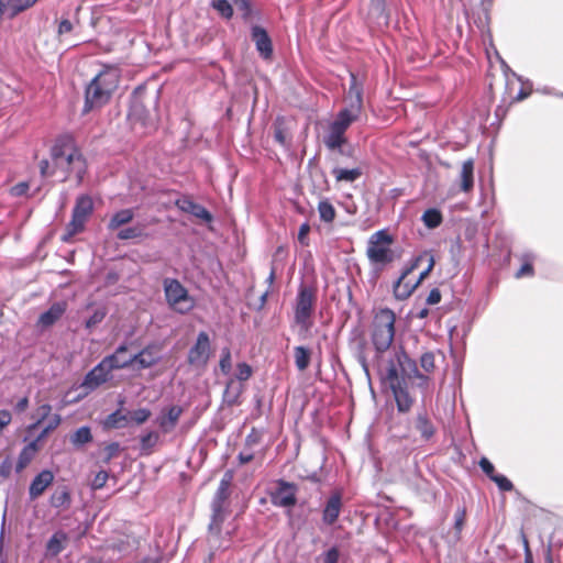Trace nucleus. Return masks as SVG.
I'll use <instances>...</instances> for the list:
<instances>
[{"mask_svg":"<svg viewBox=\"0 0 563 563\" xmlns=\"http://www.w3.org/2000/svg\"><path fill=\"white\" fill-rule=\"evenodd\" d=\"M434 267V257L433 255H428V266L424 271H422L419 275V278L415 282L417 284V287L420 285V283L427 278V276L430 274V272Z\"/></svg>","mask_w":563,"mask_h":563,"instance_id":"13d9d810","label":"nucleus"},{"mask_svg":"<svg viewBox=\"0 0 563 563\" xmlns=\"http://www.w3.org/2000/svg\"><path fill=\"white\" fill-rule=\"evenodd\" d=\"M332 174L336 181L353 183L361 177L362 170L360 168L346 169L335 167L332 169Z\"/></svg>","mask_w":563,"mask_h":563,"instance_id":"2f4dec72","label":"nucleus"},{"mask_svg":"<svg viewBox=\"0 0 563 563\" xmlns=\"http://www.w3.org/2000/svg\"><path fill=\"white\" fill-rule=\"evenodd\" d=\"M522 541L525 547V563H533L532 553L529 548V542L525 534H522Z\"/></svg>","mask_w":563,"mask_h":563,"instance_id":"0e129e2a","label":"nucleus"},{"mask_svg":"<svg viewBox=\"0 0 563 563\" xmlns=\"http://www.w3.org/2000/svg\"><path fill=\"white\" fill-rule=\"evenodd\" d=\"M93 211V201L88 195H81L76 199L73 209L71 220L67 225V232L63 236L64 241H69L75 234L81 232L89 216Z\"/></svg>","mask_w":563,"mask_h":563,"instance_id":"1a4fd4ad","label":"nucleus"},{"mask_svg":"<svg viewBox=\"0 0 563 563\" xmlns=\"http://www.w3.org/2000/svg\"><path fill=\"white\" fill-rule=\"evenodd\" d=\"M211 5L227 19L233 15V9L228 0H212Z\"/></svg>","mask_w":563,"mask_h":563,"instance_id":"a19ab883","label":"nucleus"},{"mask_svg":"<svg viewBox=\"0 0 563 563\" xmlns=\"http://www.w3.org/2000/svg\"><path fill=\"white\" fill-rule=\"evenodd\" d=\"M67 309L66 301L54 302L48 310L43 312L37 320V325L42 329H46L53 325L57 320L62 318Z\"/></svg>","mask_w":563,"mask_h":563,"instance_id":"a211bd4d","label":"nucleus"},{"mask_svg":"<svg viewBox=\"0 0 563 563\" xmlns=\"http://www.w3.org/2000/svg\"><path fill=\"white\" fill-rule=\"evenodd\" d=\"M111 372L112 369L107 365L104 360H102L87 373L82 385L89 389H95L111 378Z\"/></svg>","mask_w":563,"mask_h":563,"instance_id":"ddd939ff","label":"nucleus"},{"mask_svg":"<svg viewBox=\"0 0 563 563\" xmlns=\"http://www.w3.org/2000/svg\"><path fill=\"white\" fill-rule=\"evenodd\" d=\"M233 479L232 472L228 471L221 478L217 492L213 496L211 506L216 507H227V500L230 496V486Z\"/></svg>","mask_w":563,"mask_h":563,"instance_id":"412c9836","label":"nucleus"},{"mask_svg":"<svg viewBox=\"0 0 563 563\" xmlns=\"http://www.w3.org/2000/svg\"><path fill=\"white\" fill-rule=\"evenodd\" d=\"M181 413H183L181 407H179V406L169 407L167 409L166 415L161 417L158 420V423H159V427L162 428V430L166 433L170 432L175 428Z\"/></svg>","mask_w":563,"mask_h":563,"instance_id":"5701e85b","label":"nucleus"},{"mask_svg":"<svg viewBox=\"0 0 563 563\" xmlns=\"http://www.w3.org/2000/svg\"><path fill=\"white\" fill-rule=\"evenodd\" d=\"M369 12L377 19L384 18L385 22H387V16L385 15V0H371Z\"/></svg>","mask_w":563,"mask_h":563,"instance_id":"de8ad7c7","label":"nucleus"},{"mask_svg":"<svg viewBox=\"0 0 563 563\" xmlns=\"http://www.w3.org/2000/svg\"><path fill=\"white\" fill-rule=\"evenodd\" d=\"M274 139L276 142H278L280 145L286 146L287 145V137L285 132L280 128H276L274 133Z\"/></svg>","mask_w":563,"mask_h":563,"instance_id":"69168bd1","label":"nucleus"},{"mask_svg":"<svg viewBox=\"0 0 563 563\" xmlns=\"http://www.w3.org/2000/svg\"><path fill=\"white\" fill-rule=\"evenodd\" d=\"M420 365L421 367L428 372H433L435 367V356L433 352H426L420 357Z\"/></svg>","mask_w":563,"mask_h":563,"instance_id":"49530a36","label":"nucleus"},{"mask_svg":"<svg viewBox=\"0 0 563 563\" xmlns=\"http://www.w3.org/2000/svg\"><path fill=\"white\" fill-rule=\"evenodd\" d=\"M295 365L298 371L303 372L308 368L311 358V351L305 346L294 347Z\"/></svg>","mask_w":563,"mask_h":563,"instance_id":"7c9ffc66","label":"nucleus"},{"mask_svg":"<svg viewBox=\"0 0 563 563\" xmlns=\"http://www.w3.org/2000/svg\"><path fill=\"white\" fill-rule=\"evenodd\" d=\"M219 366H220L221 372L224 375L230 374L231 368H232V361H231V351L229 347L222 349Z\"/></svg>","mask_w":563,"mask_h":563,"instance_id":"c03bdc74","label":"nucleus"},{"mask_svg":"<svg viewBox=\"0 0 563 563\" xmlns=\"http://www.w3.org/2000/svg\"><path fill=\"white\" fill-rule=\"evenodd\" d=\"M162 358L161 347L157 344H148L139 353L132 355L133 365L145 369L156 365Z\"/></svg>","mask_w":563,"mask_h":563,"instance_id":"4468645a","label":"nucleus"},{"mask_svg":"<svg viewBox=\"0 0 563 563\" xmlns=\"http://www.w3.org/2000/svg\"><path fill=\"white\" fill-rule=\"evenodd\" d=\"M358 119L360 117L357 115L340 110L333 121L330 122L328 131L323 136L324 145L331 151H341L342 146L347 142L345 136L347 129Z\"/></svg>","mask_w":563,"mask_h":563,"instance_id":"0eeeda50","label":"nucleus"},{"mask_svg":"<svg viewBox=\"0 0 563 563\" xmlns=\"http://www.w3.org/2000/svg\"><path fill=\"white\" fill-rule=\"evenodd\" d=\"M416 429L424 441H429L435 433V428L427 412H419L416 419Z\"/></svg>","mask_w":563,"mask_h":563,"instance_id":"b1692460","label":"nucleus"},{"mask_svg":"<svg viewBox=\"0 0 563 563\" xmlns=\"http://www.w3.org/2000/svg\"><path fill=\"white\" fill-rule=\"evenodd\" d=\"M252 373H253L252 367L247 363L242 362L236 365L235 377L238 380H240V382L247 380L252 376Z\"/></svg>","mask_w":563,"mask_h":563,"instance_id":"09e8293b","label":"nucleus"},{"mask_svg":"<svg viewBox=\"0 0 563 563\" xmlns=\"http://www.w3.org/2000/svg\"><path fill=\"white\" fill-rule=\"evenodd\" d=\"M129 423L128 413L117 410L109 415L106 420V426L109 428H124Z\"/></svg>","mask_w":563,"mask_h":563,"instance_id":"c9c22d12","label":"nucleus"},{"mask_svg":"<svg viewBox=\"0 0 563 563\" xmlns=\"http://www.w3.org/2000/svg\"><path fill=\"white\" fill-rule=\"evenodd\" d=\"M426 301L430 306L439 303L441 301L440 290L438 288L431 289Z\"/></svg>","mask_w":563,"mask_h":563,"instance_id":"052dcab7","label":"nucleus"},{"mask_svg":"<svg viewBox=\"0 0 563 563\" xmlns=\"http://www.w3.org/2000/svg\"><path fill=\"white\" fill-rule=\"evenodd\" d=\"M37 0H8L10 16H14L18 13L33 7Z\"/></svg>","mask_w":563,"mask_h":563,"instance_id":"4c0bfd02","label":"nucleus"},{"mask_svg":"<svg viewBox=\"0 0 563 563\" xmlns=\"http://www.w3.org/2000/svg\"><path fill=\"white\" fill-rule=\"evenodd\" d=\"M73 30V24L69 20H62L59 25H58V33L59 34H65V33H69L70 31Z\"/></svg>","mask_w":563,"mask_h":563,"instance_id":"338daca9","label":"nucleus"},{"mask_svg":"<svg viewBox=\"0 0 563 563\" xmlns=\"http://www.w3.org/2000/svg\"><path fill=\"white\" fill-rule=\"evenodd\" d=\"M51 158L53 170H49L48 161H42L40 164L42 176L60 173L59 179L62 181L75 176L77 183H81L86 174L87 165L71 135L65 134L56 139L51 150Z\"/></svg>","mask_w":563,"mask_h":563,"instance_id":"f257e3e1","label":"nucleus"},{"mask_svg":"<svg viewBox=\"0 0 563 563\" xmlns=\"http://www.w3.org/2000/svg\"><path fill=\"white\" fill-rule=\"evenodd\" d=\"M242 390V386L236 384L234 379L231 378L227 383L225 389L223 391V402H225L228 406L236 405L239 402Z\"/></svg>","mask_w":563,"mask_h":563,"instance_id":"c756f323","label":"nucleus"},{"mask_svg":"<svg viewBox=\"0 0 563 563\" xmlns=\"http://www.w3.org/2000/svg\"><path fill=\"white\" fill-rule=\"evenodd\" d=\"M428 255H431L430 253L428 252H424L423 254L415 257L411 263L404 269L402 274L404 276H408L409 274H411L416 268L419 267L420 265V262L423 261L424 258L428 260Z\"/></svg>","mask_w":563,"mask_h":563,"instance_id":"603ef678","label":"nucleus"},{"mask_svg":"<svg viewBox=\"0 0 563 563\" xmlns=\"http://www.w3.org/2000/svg\"><path fill=\"white\" fill-rule=\"evenodd\" d=\"M500 490L503 492H510L514 488L512 483L501 474H496L494 477L492 476V479Z\"/></svg>","mask_w":563,"mask_h":563,"instance_id":"8fccbe9b","label":"nucleus"},{"mask_svg":"<svg viewBox=\"0 0 563 563\" xmlns=\"http://www.w3.org/2000/svg\"><path fill=\"white\" fill-rule=\"evenodd\" d=\"M339 556V550L333 547L323 554V563H338Z\"/></svg>","mask_w":563,"mask_h":563,"instance_id":"bf43d9fd","label":"nucleus"},{"mask_svg":"<svg viewBox=\"0 0 563 563\" xmlns=\"http://www.w3.org/2000/svg\"><path fill=\"white\" fill-rule=\"evenodd\" d=\"M409 361L405 350L399 346L394 349L393 357L387 362V365L382 369V379L390 388L397 404V409L400 412H407L412 406V398L404 386L401 373L405 372V363Z\"/></svg>","mask_w":563,"mask_h":563,"instance_id":"f03ea898","label":"nucleus"},{"mask_svg":"<svg viewBox=\"0 0 563 563\" xmlns=\"http://www.w3.org/2000/svg\"><path fill=\"white\" fill-rule=\"evenodd\" d=\"M252 40L255 42L256 49L263 58L268 59L272 57V40L262 26L254 25L252 27Z\"/></svg>","mask_w":563,"mask_h":563,"instance_id":"dca6fc26","label":"nucleus"},{"mask_svg":"<svg viewBox=\"0 0 563 563\" xmlns=\"http://www.w3.org/2000/svg\"><path fill=\"white\" fill-rule=\"evenodd\" d=\"M479 467L489 477V479H492V476L494 477L496 475L494 465L486 457L481 459Z\"/></svg>","mask_w":563,"mask_h":563,"instance_id":"4d7b16f0","label":"nucleus"},{"mask_svg":"<svg viewBox=\"0 0 563 563\" xmlns=\"http://www.w3.org/2000/svg\"><path fill=\"white\" fill-rule=\"evenodd\" d=\"M454 528L456 530V533H461L463 527H464V522H465V517H466V510L465 508H459L455 512V516H454Z\"/></svg>","mask_w":563,"mask_h":563,"instance_id":"6e6d98bb","label":"nucleus"},{"mask_svg":"<svg viewBox=\"0 0 563 563\" xmlns=\"http://www.w3.org/2000/svg\"><path fill=\"white\" fill-rule=\"evenodd\" d=\"M67 534L64 531L55 532L46 543V553L49 556L58 555L65 548Z\"/></svg>","mask_w":563,"mask_h":563,"instance_id":"393cba45","label":"nucleus"},{"mask_svg":"<svg viewBox=\"0 0 563 563\" xmlns=\"http://www.w3.org/2000/svg\"><path fill=\"white\" fill-rule=\"evenodd\" d=\"M126 352L128 346L121 344L115 349L113 354L103 357V360L112 371L126 368L133 365L132 355L126 356Z\"/></svg>","mask_w":563,"mask_h":563,"instance_id":"6ab92c4d","label":"nucleus"},{"mask_svg":"<svg viewBox=\"0 0 563 563\" xmlns=\"http://www.w3.org/2000/svg\"><path fill=\"white\" fill-rule=\"evenodd\" d=\"M341 110L357 117H361L363 111V84L353 73H351L350 87L345 96V107Z\"/></svg>","mask_w":563,"mask_h":563,"instance_id":"f8f14e48","label":"nucleus"},{"mask_svg":"<svg viewBox=\"0 0 563 563\" xmlns=\"http://www.w3.org/2000/svg\"><path fill=\"white\" fill-rule=\"evenodd\" d=\"M298 486L285 479H278L276 487L269 493L274 506L291 509L297 503Z\"/></svg>","mask_w":563,"mask_h":563,"instance_id":"9d476101","label":"nucleus"},{"mask_svg":"<svg viewBox=\"0 0 563 563\" xmlns=\"http://www.w3.org/2000/svg\"><path fill=\"white\" fill-rule=\"evenodd\" d=\"M341 508L342 494L340 492H334L325 503L322 511V521L328 526L333 525L340 516Z\"/></svg>","mask_w":563,"mask_h":563,"instance_id":"2eb2a0df","label":"nucleus"},{"mask_svg":"<svg viewBox=\"0 0 563 563\" xmlns=\"http://www.w3.org/2000/svg\"><path fill=\"white\" fill-rule=\"evenodd\" d=\"M310 232V224L308 222H303L300 227H299V231H298V242L302 245V246H307L309 245V239H308V234Z\"/></svg>","mask_w":563,"mask_h":563,"instance_id":"5fc2aeb1","label":"nucleus"},{"mask_svg":"<svg viewBox=\"0 0 563 563\" xmlns=\"http://www.w3.org/2000/svg\"><path fill=\"white\" fill-rule=\"evenodd\" d=\"M159 439V435L156 431H150L141 435L140 443L142 450H151L153 446L156 445L157 441Z\"/></svg>","mask_w":563,"mask_h":563,"instance_id":"79ce46f5","label":"nucleus"},{"mask_svg":"<svg viewBox=\"0 0 563 563\" xmlns=\"http://www.w3.org/2000/svg\"><path fill=\"white\" fill-rule=\"evenodd\" d=\"M474 187V161L466 159L462 164L460 173V189L463 192H470Z\"/></svg>","mask_w":563,"mask_h":563,"instance_id":"4be33fe9","label":"nucleus"},{"mask_svg":"<svg viewBox=\"0 0 563 563\" xmlns=\"http://www.w3.org/2000/svg\"><path fill=\"white\" fill-rule=\"evenodd\" d=\"M52 406L49 404H43L36 409L37 420L30 426V429L38 427L49 416Z\"/></svg>","mask_w":563,"mask_h":563,"instance_id":"a18cd8bd","label":"nucleus"},{"mask_svg":"<svg viewBox=\"0 0 563 563\" xmlns=\"http://www.w3.org/2000/svg\"><path fill=\"white\" fill-rule=\"evenodd\" d=\"M134 218V211L133 209H122L115 212L109 223L108 229L111 231H114L119 229L120 227L130 223Z\"/></svg>","mask_w":563,"mask_h":563,"instance_id":"cd10ccee","label":"nucleus"},{"mask_svg":"<svg viewBox=\"0 0 563 563\" xmlns=\"http://www.w3.org/2000/svg\"><path fill=\"white\" fill-rule=\"evenodd\" d=\"M62 422L59 415H53L41 433L37 435V441H43L52 431H54Z\"/></svg>","mask_w":563,"mask_h":563,"instance_id":"ea45409f","label":"nucleus"},{"mask_svg":"<svg viewBox=\"0 0 563 563\" xmlns=\"http://www.w3.org/2000/svg\"><path fill=\"white\" fill-rule=\"evenodd\" d=\"M70 503V493L66 487L57 488L49 498L51 506L58 509L68 508Z\"/></svg>","mask_w":563,"mask_h":563,"instance_id":"c85d7f7f","label":"nucleus"},{"mask_svg":"<svg viewBox=\"0 0 563 563\" xmlns=\"http://www.w3.org/2000/svg\"><path fill=\"white\" fill-rule=\"evenodd\" d=\"M355 357L358 364L361 365L366 378L368 379V382H371L369 365L365 353V343L362 342L358 344L357 350L355 352Z\"/></svg>","mask_w":563,"mask_h":563,"instance_id":"58836bf2","label":"nucleus"},{"mask_svg":"<svg viewBox=\"0 0 563 563\" xmlns=\"http://www.w3.org/2000/svg\"><path fill=\"white\" fill-rule=\"evenodd\" d=\"M118 239L132 240L144 236V227L136 224L133 227L124 228L118 232Z\"/></svg>","mask_w":563,"mask_h":563,"instance_id":"e433bc0d","label":"nucleus"},{"mask_svg":"<svg viewBox=\"0 0 563 563\" xmlns=\"http://www.w3.org/2000/svg\"><path fill=\"white\" fill-rule=\"evenodd\" d=\"M395 323L396 314L389 308H382L374 316L371 328V341L377 362L391 346L395 339Z\"/></svg>","mask_w":563,"mask_h":563,"instance_id":"20e7f679","label":"nucleus"},{"mask_svg":"<svg viewBox=\"0 0 563 563\" xmlns=\"http://www.w3.org/2000/svg\"><path fill=\"white\" fill-rule=\"evenodd\" d=\"M54 481V474L48 471L44 470L41 473H38L33 481L31 482L29 494L31 499H36L40 497L45 489L53 483Z\"/></svg>","mask_w":563,"mask_h":563,"instance_id":"aec40b11","label":"nucleus"},{"mask_svg":"<svg viewBox=\"0 0 563 563\" xmlns=\"http://www.w3.org/2000/svg\"><path fill=\"white\" fill-rule=\"evenodd\" d=\"M128 417L129 422L133 421L136 424H142L151 417V411L147 408H140L128 412Z\"/></svg>","mask_w":563,"mask_h":563,"instance_id":"37998d69","label":"nucleus"},{"mask_svg":"<svg viewBox=\"0 0 563 563\" xmlns=\"http://www.w3.org/2000/svg\"><path fill=\"white\" fill-rule=\"evenodd\" d=\"M27 189H29L27 183H20L12 187L11 192L14 196H22V195L26 194Z\"/></svg>","mask_w":563,"mask_h":563,"instance_id":"e2e57ef3","label":"nucleus"},{"mask_svg":"<svg viewBox=\"0 0 563 563\" xmlns=\"http://www.w3.org/2000/svg\"><path fill=\"white\" fill-rule=\"evenodd\" d=\"M34 455L30 452H27L25 449H22V451L19 454L18 463H16V471H22L27 466V464L33 460Z\"/></svg>","mask_w":563,"mask_h":563,"instance_id":"3c124183","label":"nucleus"},{"mask_svg":"<svg viewBox=\"0 0 563 563\" xmlns=\"http://www.w3.org/2000/svg\"><path fill=\"white\" fill-rule=\"evenodd\" d=\"M211 353L210 339L207 332L201 331L196 340V343L188 352V363L191 366L202 368L207 365Z\"/></svg>","mask_w":563,"mask_h":563,"instance_id":"9b49d317","label":"nucleus"},{"mask_svg":"<svg viewBox=\"0 0 563 563\" xmlns=\"http://www.w3.org/2000/svg\"><path fill=\"white\" fill-rule=\"evenodd\" d=\"M108 478H109L108 472H106V471L98 472L91 482L92 489L102 488L106 485Z\"/></svg>","mask_w":563,"mask_h":563,"instance_id":"864d4df0","label":"nucleus"},{"mask_svg":"<svg viewBox=\"0 0 563 563\" xmlns=\"http://www.w3.org/2000/svg\"><path fill=\"white\" fill-rule=\"evenodd\" d=\"M406 276L401 275L394 284V295L397 299H407L417 288V284L406 282Z\"/></svg>","mask_w":563,"mask_h":563,"instance_id":"bb28decb","label":"nucleus"},{"mask_svg":"<svg viewBox=\"0 0 563 563\" xmlns=\"http://www.w3.org/2000/svg\"><path fill=\"white\" fill-rule=\"evenodd\" d=\"M212 515L209 523V532L211 536H219L221 533L222 523L227 517V507L211 506Z\"/></svg>","mask_w":563,"mask_h":563,"instance_id":"a878e982","label":"nucleus"},{"mask_svg":"<svg viewBox=\"0 0 563 563\" xmlns=\"http://www.w3.org/2000/svg\"><path fill=\"white\" fill-rule=\"evenodd\" d=\"M104 318V312L96 311L87 321V327H92Z\"/></svg>","mask_w":563,"mask_h":563,"instance_id":"774afa93","label":"nucleus"},{"mask_svg":"<svg viewBox=\"0 0 563 563\" xmlns=\"http://www.w3.org/2000/svg\"><path fill=\"white\" fill-rule=\"evenodd\" d=\"M164 292L168 306L176 312L184 314L194 309L195 300L179 280L166 278L164 280Z\"/></svg>","mask_w":563,"mask_h":563,"instance_id":"6e6552de","label":"nucleus"},{"mask_svg":"<svg viewBox=\"0 0 563 563\" xmlns=\"http://www.w3.org/2000/svg\"><path fill=\"white\" fill-rule=\"evenodd\" d=\"M533 274V266L530 263H525L520 269L516 273L517 278L530 276Z\"/></svg>","mask_w":563,"mask_h":563,"instance_id":"680f3d73","label":"nucleus"},{"mask_svg":"<svg viewBox=\"0 0 563 563\" xmlns=\"http://www.w3.org/2000/svg\"><path fill=\"white\" fill-rule=\"evenodd\" d=\"M175 205L181 211L190 213L194 217L201 219L206 222H210L212 220L211 213L203 206L196 203L190 198H179L176 200Z\"/></svg>","mask_w":563,"mask_h":563,"instance_id":"f3484780","label":"nucleus"},{"mask_svg":"<svg viewBox=\"0 0 563 563\" xmlns=\"http://www.w3.org/2000/svg\"><path fill=\"white\" fill-rule=\"evenodd\" d=\"M318 212L320 219L325 223H331L334 221L336 212L333 205L328 200L323 199L318 203Z\"/></svg>","mask_w":563,"mask_h":563,"instance_id":"72a5a7b5","label":"nucleus"},{"mask_svg":"<svg viewBox=\"0 0 563 563\" xmlns=\"http://www.w3.org/2000/svg\"><path fill=\"white\" fill-rule=\"evenodd\" d=\"M119 81L120 73L117 68L107 67L101 70L86 88L84 111L88 112L106 104L118 88Z\"/></svg>","mask_w":563,"mask_h":563,"instance_id":"7ed1b4c3","label":"nucleus"},{"mask_svg":"<svg viewBox=\"0 0 563 563\" xmlns=\"http://www.w3.org/2000/svg\"><path fill=\"white\" fill-rule=\"evenodd\" d=\"M421 220L428 229H435L442 223L443 217L440 210L431 208L423 212Z\"/></svg>","mask_w":563,"mask_h":563,"instance_id":"473e14b6","label":"nucleus"},{"mask_svg":"<svg viewBox=\"0 0 563 563\" xmlns=\"http://www.w3.org/2000/svg\"><path fill=\"white\" fill-rule=\"evenodd\" d=\"M394 238L387 230H379L373 233L366 247V256L369 263L379 268L393 263L396 258L391 250Z\"/></svg>","mask_w":563,"mask_h":563,"instance_id":"423d86ee","label":"nucleus"},{"mask_svg":"<svg viewBox=\"0 0 563 563\" xmlns=\"http://www.w3.org/2000/svg\"><path fill=\"white\" fill-rule=\"evenodd\" d=\"M317 302V290L311 286L301 285L294 306V320L299 327V334L307 338L313 325L312 316Z\"/></svg>","mask_w":563,"mask_h":563,"instance_id":"39448f33","label":"nucleus"},{"mask_svg":"<svg viewBox=\"0 0 563 563\" xmlns=\"http://www.w3.org/2000/svg\"><path fill=\"white\" fill-rule=\"evenodd\" d=\"M92 440L91 430L89 427H80L70 437V442L75 446H81L89 443Z\"/></svg>","mask_w":563,"mask_h":563,"instance_id":"f704fd0d","label":"nucleus"}]
</instances>
